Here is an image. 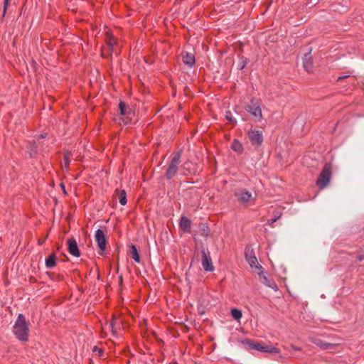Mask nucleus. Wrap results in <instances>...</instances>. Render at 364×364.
Returning <instances> with one entry per match:
<instances>
[{"label": "nucleus", "instance_id": "1", "mask_svg": "<svg viewBox=\"0 0 364 364\" xmlns=\"http://www.w3.org/2000/svg\"><path fill=\"white\" fill-rule=\"evenodd\" d=\"M28 324L25 316L19 314L13 327V333L21 341L26 342L28 340Z\"/></svg>", "mask_w": 364, "mask_h": 364}, {"label": "nucleus", "instance_id": "2", "mask_svg": "<svg viewBox=\"0 0 364 364\" xmlns=\"http://www.w3.org/2000/svg\"><path fill=\"white\" fill-rule=\"evenodd\" d=\"M181 151H177L174 153V154L172 156V159L170 161V163L168 165L165 176L166 179H171L177 173L178 169V166L181 163Z\"/></svg>", "mask_w": 364, "mask_h": 364}, {"label": "nucleus", "instance_id": "3", "mask_svg": "<svg viewBox=\"0 0 364 364\" xmlns=\"http://www.w3.org/2000/svg\"><path fill=\"white\" fill-rule=\"evenodd\" d=\"M246 111L250 113L256 122H260L262 119V112L258 100L252 99L245 106Z\"/></svg>", "mask_w": 364, "mask_h": 364}, {"label": "nucleus", "instance_id": "4", "mask_svg": "<svg viewBox=\"0 0 364 364\" xmlns=\"http://www.w3.org/2000/svg\"><path fill=\"white\" fill-rule=\"evenodd\" d=\"M331 178V165L326 164L316 181V185L321 188H326L330 182Z\"/></svg>", "mask_w": 364, "mask_h": 364}, {"label": "nucleus", "instance_id": "5", "mask_svg": "<svg viewBox=\"0 0 364 364\" xmlns=\"http://www.w3.org/2000/svg\"><path fill=\"white\" fill-rule=\"evenodd\" d=\"M247 343L249 344V347L251 349H254L258 351L264 352V353H269L272 354H278L280 353L279 348L270 346L264 344L262 342H256L253 343L250 341H247Z\"/></svg>", "mask_w": 364, "mask_h": 364}, {"label": "nucleus", "instance_id": "6", "mask_svg": "<svg viewBox=\"0 0 364 364\" xmlns=\"http://www.w3.org/2000/svg\"><path fill=\"white\" fill-rule=\"evenodd\" d=\"M309 341L321 350H328L329 352H333L338 346V343L332 341H326L318 337H311L309 338Z\"/></svg>", "mask_w": 364, "mask_h": 364}, {"label": "nucleus", "instance_id": "7", "mask_svg": "<svg viewBox=\"0 0 364 364\" xmlns=\"http://www.w3.org/2000/svg\"><path fill=\"white\" fill-rule=\"evenodd\" d=\"M235 196L239 203L246 205L255 200L252 193L245 188L237 189Z\"/></svg>", "mask_w": 364, "mask_h": 364}, {"label": "nucleus", "instance_id": "8", "mask_svg": "<svg viewBox=\"0 0 364 364\" xmlns=\"http://www.w3.org/2000/svg\"><path fill=\"white\" fill-rule=\"evenodd\" d=\"M95 240L100 250L104 252L106 250L107 240L105 232L101 229H97L95 232Z\"/></svg>", "mask_w": 364, "mask_h": 364}, {"label": "nucleus", "instance_id": "9", "mask_svg": "<svg viewBox=\"0 0 364 364\" xmlns=\"http://www.w3.org/2000/svg\"><path fill=\"white\" fill-rule=\"evenodd\" d=\"M248 138L252 145L259 146L263 141L262 133L258 130H250Z\"/></svg>", "mask_w": 364, "mask_h": 364}, {"label": "nucleus", "instance_id": "10", "mask_svg": "<svg viewBox=\"0 0 364 364\" xmlns=\"http://www.w3.org/2000/svg\"><path fill=\"white\" fill-rule=\"evenodd\" d=\"M245 255L246 260L252 268L255 267L258 269H262V266L257 263V259L255 256L252 250H246Z\"/></svg>", "mask_w": 364, "mask_h": 364}, {"label": "nucleus", "instance_id": "11", "mask_svg": "<svg viewBox=\"0 0 364 364\" xmlns=\"http://www.w3.org/2000/svg\"><path fill=\"white\" fill-rule=\"evenodd\" d=\"M201 263L203 269L208 272H213L214 269L212 259L209 254H207L205 250L202 251Z\"/></svg>", "mask_w": 364, "mask_h": 364}, {"label": "nucleus", "instance_id": "12", "mask_svg": "<svg viewBox=\"0 0 364 364\" xmlns=\"http://www.w3.org/2000/svg\"><path fill=\"white\" fill-rule=\"evenodd\" d=\"M119 109L120 114L126 117L123 119V122L124 124L129 123L131 121L130 116L132 114L131 109H128L126 104L122 101H120L119 103Z\"/></svg>", "mask_w": 364, "mask_h": 364}, {"label": "nucleus", "instance_id": "13", "mask_svg": "<svg viewBox=\"0 0 364 364\" xmlns=\"http://www.w3.org/2000/svg\"><path fill=\"white\" fill-rule=\"evenodd\" d=\"M68 251L70 255L74 257H78L80 255V250L75 239L69 238L67 240Z\"/></svg>", "mask_w": 364, "mask_h": 364}, {"label": "nucleus", "instance_id": "14", "mask_svg": "<svg viewBox=\"0 0 364 364\" xmlns=\"http://www.w3.org/2000/svg\"><path fill=\"white\" fill-rule=\"evenodd\" d=\"M258 274L259 275V279L260 282L264 284L265 286L274 289V291H277L278 289L277 285L276 283L272 280L269 279L265 274H264L262 272H259Z\"/></svg>", "mask_w": 364, "mask_h": 364}, {"label": "nucleus", "instance_id": "15", "mask_svg": "<svg viewBox=\"0 0 364 364\" xmlns=\"http://www.w3.org/2000/svg\"><path fill=\"white\" fill-rule=\"evenodd\" d=\"M303 65L307 72H311L313 68V61L310 54H306L303 58Z\"/></svg>", "mask_w": 364, "mask_h": 364}, {"label": "nucleus", "instance_id": "16", "mask_svg": "<svg viewBox=\"0 0 364 364\" xmlns=\"http://www.w3.org/2000/svg\"><path fill=\"white\" fill-rule=\"evenodd\" d=\"M191 221L186 217H182L180 220L179 226L183 232H188L191 229Z\"/></svg>", "mask_w": 364, "mask_h": 364}, {"label": "nucleus", "instance_id": "17", "mask_svg": "<svg viewBox=\"0 0 364 364\" xmlns=\"http://www.w3.org/2000/svg\"><path fill=\"white\" fill-rule=\"evenodd\" d=\"M183 62L184 63V64H186V65L191 68L195 64V62H196L195 57L193 54L186 53L183 56Z\"/></svg>", "mask_w": 364, "mask_h": 364}, {"label": "nucleus", "instance_id": "18", "mask_svg": "<svg viewBox=\"0 0 364 364\" xmlns=\"http://www.w3.org/2000/svg\"><path fill=\"white\" fill-rule=\"evenodd\" d=\"M56 256L54 253L50 255L46 259V266L47 268H53L56 264Z\"/></svg>", "mask_w": 364, "mask_h": 364}, {"label": "nucleus", "instance_id": "19", "mask_svg": "<svg viewBox=\"0 0 364 364\" xmlns=\"http://www.w3.org/2000/svg\"><path fill=\"white\" fill-rule=\"evenodd\" d=\"M231 149L238 154H241L243 151V146L237 139H234L231 144Z\"/></svg>", "mask_w": 364, "mask_h": 364}, {"label": "nucleus", "instance_id": "20", "mask_svg": "<svg viewBox=\"0 0 364 364\" xmlns=\"http://www.w3.org/2000/svg\"><path fill=\"white\" fill-rule=\"evenodd\" d=\"M117 197L119 202L122 205H125L127 204V193L124 190L117 191Z\"/></svg>", "mask_w": 364, "mask_h": 364}, {"label": "nucleus", "instance_id": "21", "mask_svg": "<svg viewBox=\"0 0 364 364\" xmlns=\"http://www.w3.org/2000/svg\"><path fill=\"white\" fill-rule=\"evenodd\" d=\"M184 174H192L194 171L193 169V164L190 161H186L182 166Z\"/></svg>", "mask_w": 364, "mask_h": 364}, {"label": "nucleus", "instance_id": "22", "mask_svg": "<svg viewBox=\"0 0 364 364\" xmlns=\"http://www.w3.org/2000/svg\"><path fill=\"white\" fill-rule=\"evenodd\" d=\"M107 46H108L110 51L113 52L114 49V46L116 45V39L114 36L107 35Z\"/></svg>", "mask_w": 364, "mask_h": 364}, {"label": "nucleus", "instance_id": "23", "mask_svg": "<svg viewBox=\"0 0 364 364\" xmlns=\"http://www.w3.org/2000/svg\"><path fill=\"white\" fill-rule=\"evenodd\" d=\"M130 254L132 255V259L137 263H139L140 262V257H139V255L138 253V251H137V249L136 247L132 245L131 246V250H130Z\"/></svg>", "mask_w": 364, "mask_h": 364}, {"label": "nucleus", "instance_id": "24", "mask_svg": "<svg viewBox=\"0 0 364 364\" xmlns=\"http://www.w3.org/2000/svg\"><path fill=\"white\" fill-rule=\"evenodd\" d=\"M231 316L235 319L239 320L241 318L242 314V311L237 309H232L231 310Z\"/></svg>", "mask_w": 364, "mask_h": 364}, {"label": "nucleus", "instance_id": "25", "mask_svg": "<svg viewBox=\"0 0 364 364\" xmlns=\"http://www.w3.org/2000/svg\"><path fill=\"white\" fill-rule=\"evenodd\" d=\"M226 119L231 124H235L236 123L235 119L232 117V114L230 111L226 112L225 114Z\"/></svg>", "mask_w": 364, "mask_h": 364}, {"label": "nucleus", "instance_id": "26", "mask_svg": "<svg viewBox=\"0 0 364 364\" xmlns=\"http://www.w3.org/2000/svg\"><path fill=\"white\" fill-rule=\"evenodd\" d=\"M64 161H65V165L66 167L69 166L70 164V159H69V155L68 154H65L64 155Z\"/></svg>", "mask_w": 364, "mask_h": 364}, {"label": "nucleus", "instance_id": "27", "mask_svg": "<svg viewBox=\"0 0 364 364\" xmlns=\"http://www.w3.org/2000/svg\"><path fill=\"white\" fill-rule=\"evenodd\" d=\"M9 0H4V12L6 10L7 6L9 4Z\"/></svg>", "mask_w": 364, "mask_h": 364}, {"label": "nucleus", "instance_id": "28", "mask_svg": "<svg viewBox=\"0 0 364 364\" xmlns=\"http://www.w3.org/2000/svg\"><path fill=\"white\" fill-rule=\"evenodd\" d=\"M357 259L359 260V261H362L364 259V253L363 254H360L359 255L357 256Z\"/></svg>", "mask_w": 364, "mask_h": 364}, {"label": "nucleus", "instance_id": "29", "mask_svg": "<svg viewBox=\"0 0 364 364\" xmlns=\"http://www.w3.org/2000/svg\"><path fill=\"white\" fill-rule=\"evenodd\" d=\"M245 65H246V60H242V62L241 63L240 69H243L245 68Z\"/></svg>", "mask_w": 364, "mask_h": 364}, {"label": "nucleus", "instance_id": "30", "mask_svg": "<svg viewBox=\"0 0 364 364\" xmlns=\"http://www.w3.org/2000/svg\"><path fill=\"white\" fill-rule=\"evenodd\" d=\"M348 76H341V77H338L337 81H340V80H341L343 79L346 78Z\"/></svg>", "mask_w": 364, "mask_h": 364}, {"label": "nucleus", "instance_id": "31", "mask_svg": "<svg viewBox=\"0 0 364 364\" xmlns=\"http://www.w3.org/2000/svg\"><path fill=\"white\" fill-rule=\"evenodd\" d=\"M60 186L62 187V189H63L64 193H65V189L64 185L63 183H61Z\"/></svg>", "mask_w": 364, "mask_h": 364}, {"label": "nucleus", "instance_id": "32", "mask_svg": "<svg viewBox=\"0 0 364 364\" xmlns=\"http://www.w3.org/2000/svg\"><path fill=\"white\" fill-rule=\"evenodd\" d=\"M110 326L112 327V328L113 329L114 328V321H112L111 323H110Z\"/></svg>", "mask_w": 364, "mask_h": 364}, {"label": "nucleus", "instance_id": "33", "mask_svg": "<svg viewBox=\"0 0 364 364\" xmlns=\"http://www.w3.org/2000/svg\"><path fill=\"white\" fill-rule=\"evenodd\" d=\"M94 350H97V347H95V348H94Z\"/></svg>", "mask_w": 364, "mask_h": 364}]
</instances>
